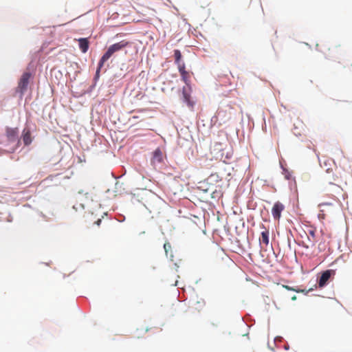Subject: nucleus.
Returning a JSON list of instances; mask_svg holds the SVG:
<instances>
[{"label":"nucleus","instance_id":"obj_18","mask_svg":"<svg viewBox=\"0 0 352 352\" xmlns=\"http://www.w3.org/2000/svg\"><path fill=\"white\" fill-rule=\"evenodd\" d=\"M164 251L166 252V256H168V252L171 250V245L169 242H166L164 244Z\"/></svg>","mask_w":352,"mask_h":352},{"label":"nucleus","instance_id":"obj_25","mask_svg":"<svg viewBox=\"0 0 352 352\" xmlns=\"http://www.w3.org/2000/svg\"><path fill=\"white\" fill-rule=\"evenodd\" d=\"M324 205H329V204H327V203H323V204H321L320 206H324Z\"/></svg>","mask_w":352,"mask_h":352},{"label":"nucleus","instance_id":"obj_26","mask_svg":"<svg viewBox=\"0 0 352 352\" xmlns=\"http://www.w3.org/2000/svg\"><path fill=\"white\" fill-rule=\"evenodd\" d=\"M284 287H285L286 289H291L290 287L289 286H283Z\"/></svg>","mask_w":352,"mask_h":352},{"label":"nucleus","instance_id":"obj_15","mask_svg":"<svg viewBox=\"0 0 352 352\" xmlns=\"http://www.w3.org/2000/svg\"><path fill=\"white\" fill-rule=\"evenodd\" d=\"M307 234H308L309 240L311 241L313 244H314L315 239H315L316 238V230L312 229V228H310V229L308 230Z\"/></svg>","mask_w":352,"mask_h":352},{"label":"nucleus","instance_id":"obj_16","mask_svg":"<svg viewBox=\"0 0 352 352\" xmlns=\"http://www.w3.org/2000/svg\"><path fill=\"white\" fill-rule=\"evenodd\" d=\"M7 135L10 139H14L17 136L16 129H10L7 131Z\"/></svg>","mask_w":352,"mask_h":352},{"label":"nucleus","instance_id":"obj_21","mask_svg":"<svg viewBox=\"0 0 352 352\" xmlns=\"http://www.w3.org/2000/svg\"><path fill=\"white\" fill-rule=\"evenodd\" d=\"M218 177H219L218 175H217V174H212V175L209 177L208 179H211V180H212V179H217Z\"/></svg>","mask_w":352,"mask_h":352},{"label":"nucleus","instance_id":"obj_20","mask_svg":"<svg viewBox=\"0 0 352 352\" xmlns=\"http://www.w3.org/2000/svg\"><path fill=\"white\" fill-rule=\"evenodd\" d=\"M321 52H322L324 55L327 56H331L330 53H327L325 50V49H318Z\"/></svg>","mask_w":352,"mask_h":352},{"label":"nucleus","instance_id":"obj_14","mask_svg":"<svg viewBox=\"0 0 352 352\" xmlns=\"http://www.w3.org/2000/svg\"><path fill=\"white\" fill-rule=\"evenodd\" d=\"M182 94L184 96V101L188 103L189 105H191L190 104V96L188 93L186 91V87H184L182 89Z\"/></svg>","mask_w":352,"mask_h":352},{"label":"nucleus","instance_id":"obj_4","mask_svg":"<svg viewBox=\"0 0 352 352\" xmlns=\"http://www.w3.org/2000/svg\"><path fill=\"white\" fill-rule=\"evenodd\" d=\"M335 275L336 270H327L322 272L321 276L318 282V287L320 288L324 287L327 284L329 279L331 277H334Z\"/></svg>","mask_w":352,"mask_h":352},{"label":"nucleus","instance_id":"obj_28","mask_svg":"<svg viewBox=\"0 0 352 352\" xmlns=\"http://www.w3.org/2000/svg\"><path fill=\"white\" fill-rule=\"evenodd\" d=\"M258 4L260 7H261V4L259 2L258 3Z\"/></svg>","mask_w":352,"mask_h":352},{"label":"nucleus","instance_id":"obj_5","mask_svg":"<svg viewBox=\"0 0 352 352\" xmlns=\"http://www.w3.org/2000/svg\"><path fill=\"white\" fill-rule=\"evenodd\" d=\"M30 78V74L28 72H25L23 74V75L21 76L17 87L18 91L20 92L21 95H23L24 92L26 91L29 83Z\"/></svg>","mask_w":352,"mask_h":352},{"label":"nucleus","instance_id":"obj_6","mask_svg":"<svg viewBox=\"0 0 352 352\" xmlns=\"http://www.w3.org/2000/svg\"><path fill=\"white\" fill-rule=\"evenodd\" d=\"M285 206L280 202H276L272 209V214L274 219L278 220L280 218L281 212L284 210Z\"/></svg>","mask_w":352,"mask_h":352},{"label":"nucleus","instance_id":"obj_2","mask_svg":"<svg viewBox=\"0 0 352 352\" xmlns=\"http://www.w3.org/2000/svg\"><path fill=\"white\" fill-rule=\"evenodd\" d=\"M210 153L216 160L227 163L232 156V153L226 144L214 142L210 147Z\"/></svg>","mask_w":352,"mask_h":352},{"label":"nucleus","instance_id":"obj_23","mask_svg":"<svg viewBox=\"0 0 352 352\" xmlns=\"http://www.w3.org/2000/svg\"><path fill=\"white\" fill-rule=\"evenodd\" d=\"M101 223V219H98L96 221V223L99 226L100 223Z\"/></svg>","mask_w":352,"mask_h":352},{"label":"nucleus","instance_id":"obj_22","mask_svg":"<svg viewBox=\"0 0 352 352\" xmlns=\"http://www.w3.org/2000/svg\"><path fill=\"white\" fill-rule=\"evenodd\" d=\"M332 171H333V168H327L326 169V172H327V173H331V172H332Z\"/></svg>","mask_w":352,"mask_h":352},{"label":"nucleus","instance_id":"obj_27","mask_svg":"<svg viewBox=\"0 0 352 352\" xmlns=\"http://www.w3.org/2000/svg\"><path fill=\"white\" fill-rule=\"evenodd\" d=\"M296 299V297L295 296L292 298V300H294Z\"/></svg>","mask_w":352,"mask_h":352},{"label":"nucleus","instance_id":"obj_17","mask_svg":"<svg viewBox=\"0 0 352 352\" xmlns=\"http://www.w3.org/2000/svg\"><path fill=\"white\" fill-rule=\"evenodd\" d=\"M339 177H340L337 174H333L331 177H328L327 180L329 182V184H334V182H337Z\"/></svg>","mask_w":352,"mask_h":352},{"label":"nucleus","instance_id":"obj_10","mask_svg":"<svg viewBox=\"0 0 352 352\" xmlns=\"http://www.w3.org/2000/svg\"><path fill=\"white\" fill-rule=\"evenodd\" d=\"M269 235H270L269 230L267 229H265V230H263L261 232V237L259 239L260 243L265 244L266 246H267L269 245V242H270Z\"/></svg>","mask_w":352,"mask_h":352},{"label":"nucleus","instance_id":"obj_12","mask_svg":"<svg viewBox=\"0 0 352 352\" xmlns=\"http://www.w3.org/2000/svg\"><path fill=\"white\" fill-rule=\"evenodd\" d=\"M174 57H175V63L177 65V67H179V65H185V63L182 60V53L179 50H174Z\"/></svg>","mask_w":352,"mask_h":352},{"label":"nucleus","instance_id":"obj_8","mask_svg":"<svg viewBox=\"0 0 352 352\" xmlns=\"http://www.w3.org/2000/svg\"><path fill=\"white\" fill-rule=\"evenodd\" d=\"M230 106H227L226 109H221L217 112V116L225 120L231 119Z\"/></svg>","mask_w":352,"mask_h":352},{"label":"nucleus","instance_id":"obj_13","mask_svg":"<svg viewBox=\"0 0 352 352\" xmlns=\"http://www.w3.org/2000/svg\"><path fill=\"white\" fill-rule=\"evenodd\" d=\"M153 160L155 161L160 162L162 160V152L161 151V150L160 148H157L153 152Z\"/></svg>","mask_w":352,"mask_h":352},{"label":"nucleus","instance_id":"obj_7","mask_svg":"<svg viewBox=\"0 0 352 352\" xmlns=\"http://www.w3.org/2000/svg\"><path fill=\"white\" fill-rule=\"evenodd\" d=\"M177 69L182 80L185 82L187 87H190V74L186 70V65H179V67H177Z\"/></svg>","mask_w":352,"mask_h":352},{"label":"nucleus","instance_id":"obj_1","mask_svg":"<svg viewBox=\"0 0 352 352\" xmlns=\"http://www.w3.org/2000/svg\"><path fill=\"white\" fill-rule=\"evenodd\" d=\"M130 45V43L126 40H122L118 43H114L111 45H110L107 52L102 55L101 57L99 63L98 67L96 70V76H98L99 75L100 69L104 65V63L108 60L115 53L120 52L124 49L125 47H128Z\"/></svg>","mask_w":352,"mask_h":352},{"label":"nucleus","instance_id":"obj_3","mask_svg":"<svg viewBox=\"0 0 352 352\" xmlns=\"http://www.w3.org/2000/svg\"><path fill=\"white\" fill-rule=\"evenodd\" d=\"M228 261H230V260L225 252L218 248L212 258L214 265L218 267H221L223 266L224 263Z\"/></svg>","mask_w":352,"mask_h":352},{"label":"nucleus","instance_id":"obj_9","mask_svg":"<svg viewBox=\"0 0 352 352\" xmlns=\"http://www.w3.org/2000/svg\"><path fill=\"white\" fill-rule=\"evenodd\" d=\"M78 41L79 48L82 53H86L89 49V41L87 38H80Z\"/></svg>","mask_w":352,"mask_h":352},{"label":"nucleus","instance_id":"obj_24","mask_svg":"<svg viewBox=\"0 0 352 352\" xmlns=\"http://www.w3.org/2000/svg\"><path fill=\"white\" fill-rule=\"evenodd\" d=\"M336 189H337V190H340V187L339 186H336Z\"/></svg>","mask_w":352,"mask_h":352},{"label":"nucleus","instance_id":"obj_11","mask_svg":"<svg viewBox=\"0 0 352 352\" xmlns=\"http://www.w3.org/2000/svg\"><path fill=\"white\" fill-rule=\"evenodd\" d=\"M22 139L24 144L26 146L30 145L32 143V137L30 130L24 129L23 131Z\"/></svg>","mask_w":352,"mask_h":352},{"label":"nucleus","instance_id":"obj_19","mask_svg":"<svg viewBox=\"0 0 352 352\" xmlns=\"http://www.w3.org/2000/svg\"><path fill=\"white\" fill-rule=\"evenodd\" d=\"M331 50H333V52L335 53H338V47L336 45H333L332 47H331ZM328 50L330 51L331 50V48L330 47H328Z\"/></svg>","mask_w":352,"mask_h":352}]
</instances>
